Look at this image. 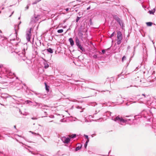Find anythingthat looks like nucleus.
<instances>
[{
    "label": "nucleus",
    "mask_w": 156,
    "mask_h": 156,
    "mask_svg": "<svg viewBox=\"0 0 156 156\" xmlns=\"http://www.w3.org/2000/svg\"><path fill=\"white\" fill-rule=\"evenodd\" d=\"M117 43L118 44H119L121 43V41L122 39V34L120 31L117 32Z\"/></svg>",
    "instance_id": "f257e3e1"
},
{
    "label": "nucleus",
    "mask_w": 156,
    "mask_h": 156,
    "mask_svg": "<svg viewBox=\"0 0 156 156\" xmlns=\"http://www.w3.org/2000/svg\"><path fill=\"white\" fill-rule=\"evenodd\" d=\"M114 17L115 18V19L119 23L120 25L121 26V23L122 24V23L121 21L120 20V19L116 16H114Z\"/></svg>",
    "instance_id": "f03ea898"
},
{
    "label": "nucleus",
    "mask_w": 156,
    "mask_h": 156,
    "mask_svg": "<svg viewBox=\"0 0 156 156\" xmlns=\"http://www.w3.org/2000/svg\"><path fill=\"white\" fill-rule=\"evenodd\" d=\"M76 45L77 46L80 45V41L79 39H78V38L77 37H76Z\"/></svg>",
    "instance_id": "7ed1b4c3"
},
{
    "label": "nucleus",
    "mask_w": 156,
    "mask_h": 156,
    "mask_svg": "<svg viewBox=\"0 0 156 156\" xmlns=\"http://www.w3.org/2000/svg\"><path fill=\"white\" fill-rule=\"evenodd\" d=\"M122 117H120L119 116H118L116 117L114 119V121H120L121 120V119H122Z\"/></svg>",
    "instance_id": "20e7f679"
},
{
    "label": "nucleus",
    "mask_w": 156,
    "mask_h": 156,
    "mask_svg": "<svg viewBox=\"0 0 156 156\" xmlns=\"http://www.w3.org/2000/svg\"><path fill=\"white\" fill-rule=\"evenodd\" d=\"M82 146V145L79 144V145L78 147H77L75 149V151H77L80 150Z\"/></svg>",
    "instance_id": "39448f33"
},
{
    "label": "nucleus",
    "mask_w": 156,
    "mask_h": 156,
    "mask_svg": "<svg viewBox=\"0 0 156 156\" xmlns=\"http://www.w3.org/2000/svg\"><path fill=\"white\" fill-rule=\"evenodd\" d=\"M69 41L70 42V44L72 46L74 45V41L72 38H70L69 39Z\"/></svg>",
    "instance_id": "423d86ee"
},
{
    "label": "nucleus",
    "mask_w": 156,
    "mask_h": 156,
    "mask_svg": "<svg viewBox=\"0 0 156 156\" xmlns=\"http://www.w3.org/2000/svg\"><path fill=\"white\" fill-rule=\"evenodd\" d=\"M30 30L29 31V34H27V39L28 40H30Z\"/></svg>",
    "instance_id": "0eeeda50"
},
{
    "label": "nucleus",
    "mask_w": 156,
    "mask_h": 156,
    "mask_svg": "<svg viewBox=\"0 0 156 156\" xmlns=\"http://www.w3.org/2000/svg\"><path fill=\"white\" fill-rule=\"evenodd\" d=\"M44 84L45 86L46 90H47V91H48L49 90V86H47L46 83H44Z\"/></svg>",
    "instance_id": "6e6552de"
},
{
    "label": "nucleus",
    "mask_w": 156,
    "mask_h": 156,
    "mask_svg": "<svg viewBox=\"0 0 156 156\" xmlns=\"http://www.w3.org/2000/svg\"><path fill=\"white\" fill-rule=\"evenodd\" d=\"M78 47L82 51H84V48L81 46V44L78 46Z\"/></svg>",
    "instance_id": "1a4fd4ad"
},
{
    "label": "nucleus",
    "mask_w": 156,
    "mask_h": 156,
    "mask_svg": "<svg viewBox=\"0 0 156 156\" xmlns=\"http://www.w3.org/2000/svg\"><path fill=\"white\" fill-rule=\"evenodd\" d=\"M70 141V139L69 138H66L65 140V142L66 143H68Z\"/></svg>",
    "instance_id": "9d476101"
},
{
    "label": "nucleus",
    "mask_w": 156,
    "mask_h": 156,
    "mask_svg": "<svg viewBox=\"0 0 156 156\" xmlns=\"http://www.w3.org/2000/svg\"><path fill=\"white\" fill-rule=\"evenodd\" d=\"M47 51L51 53H53V51L51 48L47 49Z\"/></svg>",
    "instance_id": "9b49d317"
},
{
    "label": "nucleus",
    "mask_w": 156,
    "mask_h": 156,
    "mask_svg": "<svg viewBox=\"0 0 156 156\" xmlns=\"http://www.w3.org/2000/svg\"><path fill=\"white\" fill-rule=\"evenodd\" d=\"M120 122L123 123H125L127 122V120H126L123 119L122 118V119H121V120Z\"/></svg>",
    "instance_id": "f8f14e48"
},
{
    "label": "nucleus",
    "mask_w": 156,
    "mask_h": 156,
    "mask_svg": "<svg viewBox=\"0 0 156 156\" xmlns=\"http://www.w3.org/2000/svg\"><path fill=\"white\" fill-rule=\"evenodd\" d=\"M152 23L151 22H147L146 24L147 26H151L152 25Z\"/></svg>",
    "instance_id": "ddd939ff"
},
{
    "label": "nucleus",
    "mask_w": 156,
    "mask_h": 156,
    "mask_svg": "<svg viewBox=\"0 0 156 156\" xmlns=\"http://www.w3.org/2000/svg\"><path fill=\"white\" fill-rule=\"evenodd\" d=\"M89 140H88L86 141L85 144V145H84V147L85 148H86L87 147V144H88V142H89Z\"/></svg>",
    "instance_id": "4468645a"
},
{
    "label": "nucleus",
    "mask_w": 156,
    "mask_h": 156,
    "mask_svg": "<svg viewBox=\"0 0 156 156\" xmlns=\"http://www.w3.org/2000/svg\"><path fill=\"white\" fill-rule=\"evenodd\" d=\"M63 32V29L58 30L57 31V32L58 33H62Z\"/></svg>",
    "instance_id": "2eb2a0df"
},
{
    "label": "nucleus",
    "mask_w": 156,
    "mask_h": 156,
    "mask_svg": "<svg viewBox=\"0 0 156 156\" xmlns=\"http://www.w3.org/2000/svg\"><path fill=\"white\" fill-rule=\"evenodd\" d=\"M76 134H73V135L69 136V137L71 138H73L75 137H76Z\"/></svg>",
    "instance_id": "dca6fc26"
},
{
    "label": "nucleus",
    "mask_w": 156,
    "mask_h": 156,
    "mask_svg": "<svg viewBox=\"0 0 156 156\" xmlns=\"http://www.w3.org/2000/svg\"><path fill=\"white\" fill-rule=\"evenodd\" d=\"M126 57L125 56H123L122 58V62H123L126 59Z\"/></svg>",
    "instance_id": "f3484780"
},
{
    "label": "nucleus",
    "mask_w": 156,
    "mask_h": 156,
    "mask_svg": "<svg viewBox=\"0 0 156 156\" xmlns=\"http://www.w3.org/2000/svg\"><path fill=\"white\" fill-rule=\"evenodd\" d=\"M42 112H44L45 113H47V112H46V111L47 110V109H46L45 108H42Z\"/></svg>",
    "instance_id": "a211bd4d"
},
{
    "label": "nucleus",
    "mask_w": 156,
    "mask_h": 156,
    "mask_svg": "<svg viewBox=\"0 0 156 156\" xmlns=\"http://www.w3.org/2000/svg\"><path fill=\"white\" fill-rule=\"evenodd\" d=\"M149 12L150 14H154V11L153 10H151L149 11Z\"/></svg>",
    "instance_id": "6ab92c4d"
},
{
    "label": "nucleus",
    "mask_w": 156,
    "mask_h": 156,
    "mask_svg": "<svg viewBox=\"0 0 156 156\" xmlns=\"http://www.w3.org/2000/svg\"><path fill=\"white\" fill-rule=\"evenodd\" d=\"M48 66H49L48 64H45V65H44V68L45 69H47L48 67Z\"/></svg>",
    "instance_id": "aec40b11"
},
{
    "label": "nucleus",
    "mask_w": 156,
    "mask_h": 156,
    "mask_svg": "<svg viewBox=\"0 0 156 156\" xmlns=\"http://www.w3.org/2000/svg\"><path fill=\"white\" fill-rule=\"evenodd\" d=\"M84 136H85V138L87 139V140H89V139L88 138V136L87 135H84Z\"/></svg>",
    "instance_id": "412c9836"
},
{
    "label": "nucleus",
    "mask_w": 156,
    "mask_h": 156,
    "mask_svg": "<svg viewBox=\"0 0 156 156\" xmlns=\"http://www.w3.org/2000/svg\"><path fill=\"white\" fill-rule=\"evenodd\" d=\"M78 34L80 36H81V37H82L83 34L82 33H81L80 32V33H78Z\"/></svg>",
    "instance_id": "4be33fe9"
},
{
    "label": "nucleus",
    "mask_w": 156,
    "mask_h": 156,
    "mask_svg": "<svg viewBox=\"0 0 156 156\" xmlns=\"http://www.w3.org/2000/svg\"><path fill=\"white\" fill-rule=\"evenodd\" d=\"M93 58H97V56L96 55H94L93 56Z\"/></svg>",
    "instance_id": "5701e85b"
},
{
    "label": "nucleus",
    "mask_w": 156,
    "mask_h": 156,
    "mask_svg": "<svg viewBox=\"0 0 156 156\" xmlns=\"http://www.w3.org/2000/svg\"><path fill=\"white\" fill-rule=\"evenodd\" d=\"M80 17H77V19H76V22H78L80 20Z\"/></svg>",
    "instance_id": "b1692460"
},
{
    "label": "nucleus",
    "mask_w": 156,
    "mask_h": 156,
    "mask_svg": "<svg viewBox=\"0 0 156 156\" xmlns=\"http://www.w3.org/2000/svg\"><path fill=\"white\" fill-rule=\"evenodd\" d=\"M114 34H115V32H113L112 34L111 35V36H110V37H113L114 35Z\"/></svg>",
    "instance_id": "393cba45"
},
{
    "label": "nucleus",
    "mask_w": 156,
    "mask_h": 156,
    "mask_svg": "<svg viewBox=\"0 0 156 156\" xmlns=\"http://www.w3.org/2000/svg\"><path fill=\"white\" fill-rule=\"evenodd\" d=\"M105 50H103L102 51V52L103 54H104V53H105Z\"/></svg>",
    "instance_id": "a878e982"
},
{
    "label": "nucleus",
    "mask_w": 156,
    "mask_h": 156,
    "mask_svg": "<svg viewBox=\"0 0 156 156\" xmlns=\"http://www.w3.org/2000/svg\"><path fill=\"white\" fill-rule=\"evenodd\" d=\"M32 119L33 120H34V119H37V118L36 117H34V118H32Z\"/></svg>",
    "instance_id": "bb28decb"
},
{
    "label": "nucleus",
    "mask_w": 156,
    "mask_h": 156,
    "mask_svg": "<svg viewBox=\"0 0 156 156\" xmlns=\"http://www.w3.org/2000/svg\"><path fill=\"white\" fill-rule=\"evenodd\" d=\"M69 8H66V11H69Z\"/></svg>",
    "instance_id": "cd10ccee"
},
{
    "label": "nucleus",
    "mask_w": 156,
    "mask_h": 156,
    "mask_svg": "<svg viewBox=\"0 0 156 156\" xmlns=\"http://www.w3.org/2000/svg\"><path fill=\"white\" fill-rule=\"evenodd\" d=\"M90 6H89V7H88V8H87V10H89V9H90Z\"/></svg>",
    "instance_id": "c85d7f7f"
},
{
    "label": "nucleus",
    "mask_w": 156,
    "mask_h": 156,
    "mask_svg": "<svg viewBox=\"0 0 156 156\" xmlns=\"http://www.w3.org/2000/svg\"><path fill=\"white\" fill-rule=\"evenodd\" d=\"M143 95H144V96H145V95L144 94H143Z\"/></svg>",
    "instance_id": "c756f323"
}]
</instances>
